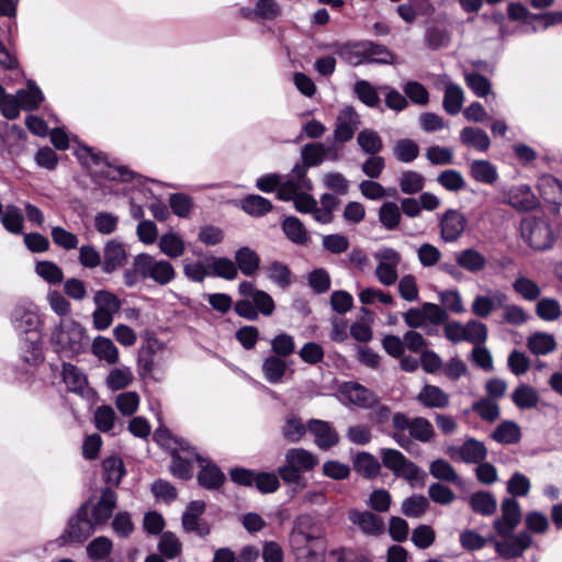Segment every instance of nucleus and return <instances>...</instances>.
Masks as SVG:
<instances>
[{
    "label": "nucleus",
    "instance_id": "obj_1",
    "mask_svg": "<svg viewBox=\"0 0 562 562\" xmlns=\"http://www.w3.org/2000/svg\"><path fill=\"white\" fill-rule=\"evenodd\" d=\"M12 322L16 330L25 334L21 339L22 348H25V353L22 356L23 360L30 364L41 362V334L37 329L40 324L38 315L31 310L18 307L13 312Z\"/></svg>",
    "mask_w": 562,
    "mask_h": 562
},
{
    "label": "nucleus",
    "instance_id": "obj_2",
    "mask_svg": "<svg viewBox=\"0 0 562 562\" xmlns=\"http://www.w3.org/2000/svg\"><path fill=\"white\" fill-rule=\"evenodd\" d=\"M394 432L391 437L402 448L407 449L412 438L420 442H429L435 437L431 423L425 417L409 418L406 414L397 412L392 416Z\"/></svg>",
    "mask_w": 562,
    "mask_h": 562
},
{
    "label": "nucleus",
    "instance_id": "obj_3",
    "mask_svg": "<svg viewBox=\"0 0 562 562\" xmlns=\"http://www.w3.org/2000/svg\"><path fill=\"white\" fill-rule=\"evenodd\" d=\"M285 463L278 469L280 479L285 484H294L305 487L303 473L313 471L319 463V459L313 452L304 448H291L285 452Z\"/></svg>",
    "mask_w": 562,
    "mask_h": 562
},
{
    "label": "nucleus",
    "instance_id": "obj_4",
    "mask_svg": "<svg viewBox=\"0 0 562 562\" xmlns=\"http://www.w3.org/2000/svg\"><path fill=\"white\" fill-rule=\"evenodd\" d=\"M380 458L384 468L390 470L394 476L405 480L412 488L425 486L427 473L401 451L382 448Z\"/></svg>",
    "mask_w": 562,
    "mask_h": 562
},
{
    "label": "nucleus",
    "instance_id": "obj_5",
    "mask_svg": "<svg viewBox=\"0 0 562 562\" xmlns=\"http://www.w3.org/2000/svg\"><path fill=\"white\" fill-rule=\"evenodd\" d=\"M50 342L56 352L68 358L75 357L85 348V328L72 318L63 319L53 330Z\"/></svg>",
    "mask_w": 562,
    "mask_h": 562
},
{
    "label": "nucleus",
    "instance_id": "obj_6",
    "mask_svg": "<svg viewBox=\"0 0 562 562\" xmlns=\"http://www.w3.org/2000/svg\"><path fill=\"white\" fill-rule=\"evenodd\" d=\"M133 266L143 279H150L158 285H167L176 279L173 266L164 259L142 252L135 256Z\"/></svg>",
    "mask_w": 562,
    "mask_h": 562
},
{
    "label": "nucleus",
    "instance_id": "obj_7",
    "mask_svg": "<svg viewBox=\"0 0 562 562\" xmlns=\"http://www.w3.org/2000/svg\"><path fill=\"white\" fill-rule=\"evenodd\" d=\"M520 234L530 248L542 251L552 247L555 234L551 224L542 217H528L520 223Z\"/></svg>",
    "mask_w": 562,
    "mask_h": 562
},
{
    "label": "nucleus",
    "instance_id": "obj_8",
    "mask_svg": "<svg viewBox=\"0 0 562 562\" xmlns=\"http://www.w3.org/2000/svg\"><path fill=\"white\" fill-rule=\"evenodd\" d=\"M313 183L307 178L306 166L294 165L288 175H282L281 188L278 190V199L289 202L297 194L312 191Z\"/></svg>",
    "mask_w": 562,
    "mask_h": 562
},
{
    "label": "nucleus",
    "instance_id": "obj_9",
    "mask_svg": "<svg viewBox=\"0 0 562 562\" xmlns=\"http://www.w3.org/2000/svg\"><path fill=\"white\" fill-rule=\"evenodd\" d=\"M88 509L89 505L86 503L80 506L76 516L70 518L67 529L59 537L61 544L69 542L81 543L93 533L97 526L88 518Z\"/></svg>",
    "mask_w": 562,
    "mask_h": 562
},
{
    "label": "nucleus",
    "instance_id": "obj_10",
    "mask_svg": "<svg viewBox=\"0 0 562 562\" xmlns=\"http://www.w3.org/2000/svg\"><path fill=\"white\" fill-rule=\"evenodd\" d=\"M378 260L375 277L385 286L395 284L398 279L397 268L401 263V254L393 248H383L374 254Z\"/></svg>",
    "mask_w": 562,
    "mask_h": 562
},
{
    "label": "nucleus",
    "instance_id": "obj_11",
    "mask_svg": "<svg viewBox=\"0 0 562 562\" xmlns=\"http://www.w3.org/2000/svg\"><path fill=\"white\" fill-rule=\"evenodd\" d=\"M440 237L445 243H454L463 235L468 221L465 215L456 209H448L438 214Z\"/></svg>",
    "mask_w": 562,
    "mask_h": 562
},
{
    "label": "nucleus",
    "instance_id": "obj_12",
    "mask_svg": "<svg viewBox=\"0 0 562 562\" xmlns=\"http://www.w3.org/2000/svg\"><path fill=\"white\" fill-rule=\"evenodd\" d=\"M499 536L502 539L494 541V548L498 555L506 560L521 557L532 543V538L527 531Z\"/></svg>",
    "mask_w": 562,
    "mask_h": 562
},
{
    "label": "nucleus",
    "instance_id": "obj_13",
    "mask_svg": "<svg viewBox=\"0 0 562 562\" xmlns=\"http://www.w3.org/2000/svg\"><path fill=\"white\" fill-rule=\"evenodd\" d=\"M324 539L323 529L317 518L312 514L299 515L293 521L290 541H319Z\"/></svg>",
    "mask_w": 562,
    "mask_h": 562
},
{
    "label": "nucleus",
    "instance_id": "obj_14",
    "mask_svg": "<svg viewBox=\"0 0 562 562\" xmlns=\"http://www.w3.org/2000/svg\"><path fill=\"white\" fill-rule=\"evenodd\" d=\"M339 392L350 404L361 408H371L379 403L378 395L358 382H344Z\"/></svg>",
    "mask_w": 562,
    "mask_h": 562
},
{
    "label": "nucleus",
    "instance_id": "obj_15",
    "mask_svg": "<svg viewBox=\"0 0 562 562\" xmlns=\"http://www.w3.org/2000/svg\"><path fill=\"white\" fill-rule=\"evenodd\" d=\"M348 519L367 536L378 537L385 530L384 520L370 510L351 508L348 510Z\"/></svg>",
    "mask_w": 562,
    "mask_h": 562
},
{
    "label": "nucleus",
    "instance_id": "obj_16",
    "mask_svg": "<svg viewBox=\"0 0 562 562\" xmlns=\"http://www.w3.org/2000/svg\"><path fill=\"white\" fill-rule=\"evenodd\" d=\"M507 295L501 290L488 289L485 294L476 295L472 302V313L481 318H487L494 311L504 306Z\"/></svg>",
    "mask_w": 562,
    "mask_h": 562
},
{
    "label": "nucleus",
    "instance_id": "obj_17",
    "mask_svg": "<svg viewBox=\"0 0 562 562\" xmlns=\"http://www.w3.org/2000/svg\"><path fill=\"white\" fill-rule=\"evenodd\" d=\"M504 202L519 212H530L539 205L538 198L527 184L513 187L505 192Z\"/></svg>",
    "mask_w": 562,
    "mask_h": 562
},
{
    "label": "nucleus",
    "instance_id": "obj_18",
    "mask_svg": "<svg viewBox=\"0 0 562 562\" xmlns=\"http://www.w3.org/2000/svg\"><path fill=\"white\" fill-rule=\"evenodd\" d=\"M502 517L495 519L494 529L497 535L512 533L521 520L519 503L515 498H506L502 503Z\"/></svg>",
    "mask_w": 562,
    "mask_h": 562
},
{
    "label": "nucleus",
    "instance_id": "obj_19",
    "mask_svg": "<svg viewBox=\"0 0 562 562\" xmlns=\"http://www.w3.org/2000/svg\"><path fill=\"white\" fill-rule=\"evenodd\" d=\"M458 266L471 274H479L486 270L488 259L474 247H468L454 252Z\"/></svg>",
    "mask_w": 562,
    "mask_h": 562
},
{
    "label": "nucleus",
    "instance_id": "obj_20",
    "mask_svg": "<svg viewBox=\"0 0 562 562\" xmlns=\"http://www.w3.org/2000/svg\"><path fill=\"white\" fill-rule=\"evenodd\" d=\"M360 124L358 113L352 106H345L338 114L334 131L335 139L340 143L349 142Z\"/></svg>",
    "mask_w": 562,
    "mask_h": 562
},
{
    "label": "nucleus",
    "instance_id": "obj_21",
    "mask_svg": "<svg viewBox=\"0 0 562 562\" xmlns=\"http://www.w3.org/2000/svg\"><path fill=\"white\" fill-rule=\"evenodd\" d=\"M296 562H324L325 540L290 541Z\"/></svg>",
    "mask_w": 562,
    "mask_h": 562
},
{
    "label": "nucleus",
    "instance_id": "obj_22",
    "mask_svg": "<svg viewBox=\"0 0 562 562\" xmlns=\"http://www.w3.org/2000/svg\"><path fill=\"white\" fill-rule=\"evenodd\" d=\"M127 260V252L122 243L112 239L103 248L102 270L105 273H112L123 268Z\"/></svg>",
    "mask_w": 562,
    "mask_h": 562
},
{
    "label": "nucleus",
    "instance_id": "obj_23",
    "mask_svg": "<svg viewBox=\"0 0 562 562\" xmlns=\"http://www.w3.org/2000/svg\"><path fill=\"white\" fill-rule=\"evenodd\" d=\"M307 429L314 435L315 445L322 450H328L339 441L337 431L327 422L311 419Z\"/></svg>",
    "mask_w": 562,
    "mask_h": 562
},
{
    "label": "nucleus",
    "instance_id": "obj_24",
    "mask_svg": "<svg viewBox=\"0 0 562 562\" xmlns=\"http://www.w3.org/2000/svg\"><path fill=\"white\" fill-rule=\"evenodd\" d=\"M117 495L111 488L106 487L102 491L100 501L92 507L91 521L95 526H102L106 524L109 518L112 516L113 509L116 506Z\"/></svg>",
    "mask_w": 562,
    "mask_h": 562
},
{
    "label": "nucleus",
    "instance_id": "obj_25",
    "mask_svg": "<svg viewBox=\"0 0 562 562\" xmlns=\"http://www.w3.org/2000/svg\"><path fill=\"white\" fill-rule=\"evenodd\" d=\"M330 49L344 61L351 66L364 64L363 41L358 42H335L329 45Z\"/></svg>",
    "mask_w": 562,
    "mask_h": 562
},
{
    "label": "nucleus",
    "instance_id": "obj_26",
    "mask_svg": "<svg viewBox=\"0 0 562 562\" xmlns=\"http://www.w3.org/2000/svg\"><path fill=\"white\" fill-rule=\"evenodd\" d=\"M196 460L200 462L201 470L198 474V482L201 486L207 490H217L225 482V475L216 465L202 459L195 454Z\"/></svg>",
    "mask_w": 562,
    "mask_h": 562
},
{
    "label": "nucleus",
    "instance_id": "obj_27",
    "mask_svg": "<svg viewBox=\"0 0 562 562\" xmlns=\"http://www.w3.org/2000/svg\"><path fill=\"white\" fill-rule=\"evenodd\" d=\"M289 367L290 362H288V360L279 356L269 355L262 361L261 371L267 382L270 384H279L283 382Z\"/></svg>",
    "mask_w": 562,
    "mask_h": 562
},
{
    "label": "nucleus",
    "instance_id": "obj_28",
    "mask_svg": "<svg viewBox=\"0 0 562 562\" xmlns=\"http://www.w3.org/2000/svg\"><path fill=\"white\" fill-rule=\"evenodd\" d=\"M364 64L391 65L396 60L395 54L386 46L372 41H363Z\"/></svg>",
    "mask_w": 562,
    "mask_h": 562
},
{
    "label": "nucleus",
    "instance_id": "obj_29",
    "mask_svg": "<svg viewBox=\"0 0 562 562\" xmlns=\"http://www.w3.org/2000/svg\"><path fill=\"white\" fill-rule=\"evenodd\" d=\"M378 220L384 229L389 232L397 231L402 222L398 204L392 201L383 202L378 209Z\"/></svg>",
    "mask_w": 562,
    "mask_h": 562
},
{
    "label": "nucleus",
    "instance_id": "obj_30",
    "mask_svg": "<svg viewBox=\"0 0 562 562\" xmlns=\"http://www.w3.org/2000/svg\"><path fill=\"white\" fill-rule=\"evenodd\" d=\"M417 400L427 408H445L449 405V395L439 386L430 384L420 390Z\"/></svg>",
    "mask_w": 562,
    "mask_h": 562
},
{
    "label": "nucleus",
    "instance_id": "obj_31",
    "mask_svg": "<svg viewBox=\"0 0 562 562\" xmlns=\"http://www.w3.org/2000/svg\"><path fill=\"white\" fill-rule=\"evenodd\" d=\"M235 263L237 270L239 269L243 274L251 277L260 267V257L254 249L246 246L240 247L235 252Z\"/></svg>",
    "mask_w": 562,
    "mask_h": 562
},
{
    "label": "nucleus",
    "instance_id": "obj_32",
    "mask_svg": "<svg viewBox=\"0 0 562 562\" xmlns=\"http://www.w3.org/2000/svg\"><path fill=\"white\" fill-rule=\"evenodd\" d=\"M267 278L281 289H286L292 283V272L288 265L273 260L263 267Z\"/></svg>",
    "mask_w": 562,
    "mask_h": 562
},
{
    "label": "nucleus",
    "instance_id": "obj_33",
    "mask_svg": "<svg viewBox=\"0 0 562 562\" xmlns=\"http://www.w3.org/2000/svg\"><path fill=\"white\" fill-rule=\"evenodd\" d=\"M460 140L463 145L472 147L479 151H486L491 145V140L486 132L471 126H467L461 130Z\"/></svg>",
    "mask_w": 562,
    "mask_h": 562
},
{
    "label": "nucleus",
    "instance_id": "obj_34",
    "mask_svg": "<svg viewBox=\"0 0 562 562\" xmlns=\"http://www.w3.org/2000/svg\"><path fill=\"white\" fill-rule=\"evenodd\" d=\"M492 438L502 445H515L521 439V430L516 422L504 420L494 429Z\"/></svg>",
    "mask_w": 562,
    "mask_h": 562
},
{
    "label": "nucleus",
    "instance_id": "obj_35",
    "mask_svg": "<svg viewBox=\"0 0 562 562\" xmlns=\"http://www.w3.org/2000/svg\"><path fill=\"white\" fill-rule=\"evenodd\" d=\"M512 401L519 409L535 408L539 403V395L529 384H519L512 393Z\"/></svg>",
    "mask_w": 562,
    "mask_h": 562
},
{
    "label": "nucleus",
    "instance_id": "obj_36",
    "mask_svg": "<svg viewBox=\"0 0 562 562\" xmlns=\"http://www.w3.org/2000/svg\"><path fill=\"white\" fill-rule=\"evenodd\" d=\"M429 509V501L420 494H413L401 503V513L408 518H420Z\"/></svg>",
    "mask_w": 562,
    "mask_h": 562
},
{
    "label": "nucleus",
    "instance_id": "obj_37",
    "mask_svg": "<svg viewBox=\"0 0 562 562\" xmlns=\"http://www.w3.org/2000/svg\"><path fill=\"white\" fill-rule=\"evenodd\" d=\"M464 92L462 88L453 82L446 85L442 106L450 115L458 114L463 105Z\"/></svg>",
    "mask_w": 562,
    "mask_h": 562
},
{
    "label": "nucleus",
    "instance_id": "obj_38",
    "mask_svg": "<svg viewBox=\"0 0 562 562\" xmlns=\"http://www.w3.org/2000/svg\"><path fill=\"white\" fill-rule=\"evenodd\" d=\"M458 451L465 463H480L487 454L484 443L473 438L467 439Z\"/></svg>",
    "mask_w": 562,
    "mask_h": 562
},
{
    "label": "nucleus",
    "instance_id": "obj_39",
    "mask_svg": "<svg viewBox=\"0 0 562 562\" xmlns=\"http://www.w3.org/2000/svg\"><path fill=\"white\" fill-rule=\"evenodd\" d=\"M326 146L322 143H308L301 149L302 162L299 166H306V171L311 167L319 166L326 158Z\"/></svg>",
    "mask_w": 562,
    "mask_h": 562
},
{
    "label": "nucleus",
    "instance_id": "obj_40",
    "mask_svg": "<svg viewBox=\"0 0 562 562\" xmlns=\"http://www.w3.org/2000/svg\"><path fill=\"white\" fill-rule=\"evenodd\" d=\"M429 473L439 481L452 483L458 486L463 484L456 469L443 459H437L432 461L429 465Z\"/></svg>",
    "mask_w": 562,
    "mask_h": 562
},
{
    "label": "nucleus",
    "instance_id": "obj_41",
    "mask_svg": "<svg viewBox=\"0 0 562 562\" xmlns=\"http://www.w3.org/2000/svg\"><path fill=\"white\" fill-rule=\"evenodd\" d=\"M470 175L475 181L486 184H493L498 178L496 167L483 159L474 160L470 165Z\"/></svg>",
    "mask_w": 562,
    "mask_h": 562
},
{
    "label": "nucleus",
    "instance_id": "obj_42",
    "mask_svg": "<svg viewBox=\"0 0 562 562\" xmlns=\"http://www.w3.org/2000/svg\"><path fill=\"white\" fill-rule=\"evenodd\" d=\"M63 381L70 392L82 393L87 386V378L80 369L70 363L63 366Z\"/></svg>",
    "mask_w": 562,
    "mask_h": 562
},
{
    "label": "nucleus",
    "instance_id": "obj_43",
    "mask_svg": "<svg viewBox=\"0 0 562 562\" xmlns=\"http://www.w3.org/2000/svg\"><path fill=\"white\" fill-rule=\"evenodd\" d=\"M92 352L95 357L114 364L119 360V350L110 338L98 336L92 342Z\"/></svg>",
    "mask_w": 562,
    "mask_h": 562
},
{
    "label": "nucleus",
    "instance_id": "obj_44",
    "mask_svg": "<svg viewBox=\"0 0 562 562\" xmlns=\"http://www.w3.org/2000/svg\"><path fill=\"white\" fill-rule=\"evenodd\" d=\"M244 212L251 216H263L272 210V203L258 194H249L240 201Z\"/></svg>",
    "mask_w": 562,
    "mask_h": 562
},
{
    "label": "nucleus",
    "instance_id": "obj_45",
    "mask_svg": "<svg viewBox=\"0 0 562 562\" xmlns=\"http://www.w3.org/2000/svg\"><path fill=\"white\" fill-rule=\"evenodd\" d=\"M0 220L9 233L19 235L23 232L24 216L18 206L13 204L7 205L4 212L0 215Z\"/></svg>",
    "mask_w": 562,
    "mask_h": 562
},
{
    "label": "nucleus",
    "instance_id": "obj_46",
    "mask_svg": "<svg viewBox=\"0 0 562 562\" xmlns=\"http://www.w3.org/2000/svg\"><path fill=\"white\" fill-rule=\"evenodd\" d=\"M158 247L164 255L171 259L179 258L186 250L183 239L175 233L164 234L159 238Z\"/></svg>",
    "mask_w": 562,
    "mask_h": 562
},
{
    "label": "nucleus",
    "instance_id": "obj_47",
    "mask_svg": "<svg viewBox=\"0 0 562 562\" xmlns=\"http://www.w3.org/2000/svg\"><path fill=\"white\" fill-rule=\"evenodd\" d=\"M282 231L294 244L304 245L308 240L307 231L303 223L295 216H288L282 222Z\"/></svg>",
    "mask_w": 562,
    "mask_h": 562
},
{
    "label": "nucleus",
    "instance_id": "obj_48",
    "mask_svg": "<svg viewBox=\"0 0 562 562\" xmlns=\"http://www.w3.org/2000/svg\"><path fill=\"white\" fill-rule=\"evenodd\" d=\"M425 177L414 170H406L398 177V186L404 194L413 195L419 193L425 187Z\"/></svg>",
    "mask_w": 562,
    "mask_h": 562
},
{
    "label": "nucleus",
    "instance_id": "obj_49",
    "mask_svg": "<svg viewBox=\"0 0 562 562\" xmlns=\"http://www.w3.org/2000/svg\"><path fill=\"white\" fill-rule=\"evenodd\" d=\"M357 144L368 155H375L382 151L383 140L374 130L364 128L357 136Z\"/></svg>",
    "mask_w": 562,
    "mask_h": 562
},
{
    "label": "nucleus",
    "instance_id": "obj_50",
    "mask_svg": "<svg viewBox=\"0 0 562 562\" xmlns=\"http://www.w3.org/2000/svg\"><path fill=\"white\" fill-rule=\"evenodd\" d=\"M527 346L533 355H548L557 348L554 336L547 333H536L529 336Z\"/></svg>",
    "mask_w": 562,
    "mask_h": 562
},
{
    "label": "nucleus",
    "instance_id": "obj_51",
    "mask_svg": "<svg viewBox=\"0 0 562 562\" xmlns=\"http://www.w3.org/2000/svg\"><path fill=\"white\" fill-rule=\"evenodd\" d=\"M103 477L105 483L111 485L120 484L123 475L125 474L123 460L119 457H108L102 462Z\"/></svg>",
    "mask_w": 562,
    "mask_h": 562
},
{
    "label": "nucleus",
    "instance_id": "obj_52",
    "mask_svg": "<svg viewBox=\"0 0 562 562\" xmlns=\"http://www.w3.org/2000/svg\"><path fill=\"white\" fill-rule=\"evenodd\" d=\"M471 508L483 516L493 515L497 508L496 498L487 492H476L470 497Z\"/></svg>",
    "mask_w": 562,
    "mask_h": 562
},
{
    "label": "nucleus",
    "instance_id": "obj_53",
    "mask_svg": "<svg viewBox=\"0 0 562 562\" xmlns=\"http://www.w3.org/2000/svg\"><path fill=\"white\" fill-rule=\"evenodd\" d=\"M211 274L226 280H233L237 277L236 263L226 257H212L209 261Z\"/></svg>",
    "mask_w": 562,
    "mask_h": 562
},
{
    "label": "nucleus",
    "instance_id": "obj_54",
    "mask_svg": "<svg viewBox=\"0 0 562 562\" xmlns=\"http://www.w3.org/2000/svg\"><path fill=\"white\" fill-rule=\"evenodd\" d=\"M394 157L405 164L414 161L419 155V146L409 138L398 139L393 147Z\"/></svg>",
    "mask_w": 562,
    "mask_h": 562
},
{
    "label": "nucleus",
    "instance_id": "obj_55",
    "mask_svg": "<svg viewBox=\"0 0 562 562\" xmlns=\"http://www.w3.org/2000/svg\"><path fill=\"white\" fill-rule=\"evenodd\" d=\"M283 438L289 442H299L306 434V427L297 416H288L281 427Z\"/></svg>",
    "mask_w": 562,
    "mask_h": 562
},
{
    "label": "nucleus",
    "instance_id": "obj_56",
    "mask_svg": "<svg viewBox=\"0 0 562 562\" xmlns=\"http://www.w3.org/2000/svg\"><path fill=\"white\" fill-rule=\"evenodd\" d=\"M270 346L272 356H279L285 360L295 351L294 338L286 333H280L274 336L270 341Z\"/></svg>",
    "mask_w": 562,
    "mask_h": 562
},
{
    "label": "nucleus",
    "instance_id": "obj_57",
    "mask_svg": "<svg viewBox=\"0 0 562 562\" xmlns=\"http://www.w3.org/2000/svg\"><path fill=\"white\" fill-rule=\"evenodd\" d=\"M536 314L542 321L554 322L561 316L562 311L555 299L542 297L536 305Z\"/></svg>",
    "mask_w": 562,
    "mask_h": 562
},
{
    "label": "nucleus",
    "instance_id": "obj_58",
    "mask_svg": "<svg viewBox=\"0 0 562 562\" xmlns=\"http://www.w3.org/2000/svg\"><path fill=\"white\" fill-rule=\"evenodd\" d=\"M35 272L50 284H59L64 279L63 270L55 262L48 260L37 261Z\"/></svg>",
    "mask_w": 562,
    "mask_h": 562
},
{
    "label": "nucleus",
    "instance_id": "obj_59",
    "mask_svg": "<svg viewBox=\"0 0 562 562\" xmlns=\"http://www.w3.org/2000/svg\"><path fill=\"white\" fill-rule=\"evenodd\" d=\"M514 291L526 301H535L541 294L540 286L527 277H518L513 282Z\"/></svg>",
    "mask_w": 562,
    "mask_h": 562
},
{
    "label": "nucleus",
    "instance_id": "obj_60",
    "mask_svg": "<svg viewBox=\"0 0 562 562\" xmlns=\"http://www.w3.org/2000/svg\"><path fill=\"white\" fill-rule=\"evenodd\" d=\"M112 548V541L104 536H100L87 546V554L93 561H101L111 554Z\"/></svg>",
    "mask_w": 562,
    "mask_h": 562
},
{
    "label": "nucleus",
    "instance_id": "obj_61",
    "mask_svg": "<svg viewBox=\"0 0 562 562\" xmlns=\"http://www.w3.org/2000/svg\"><path fill=\"white\" fill-rule=\"evenodd\" d=\"M437 182L451 192H459L467 186L461 172L454 169L441 171L437 177Z\"/></svg>",
    "mask_w": 562,
    "mask_h": 562
},
{
    "label": "nucleus",
    "instance_id": "obj_62",
    "mask_svg": "<svg viewBox=\"0 0 562 562\" xmlns=\"http://www.w3.org/2000/svg\"><path fill=\"white\" fill-rule=\"evenodd\" d=\"M355 468L364 477L370 479L379 474L381 464L372 454L361 452L356 458Z\"/></svg>",
    "mask_w": 562,
    "mask_h": 562
},
{
    "label": "nucleus",
    "instance_id": "obj_63",
    "mask_svg": "<svg viewBox=\"0 0 562 562\" xmlns=\"http://www.w3.org/2000/svg\"><path fill=\"white\" fill-rule=\"evenodd\" d=\"M473 412H475L483 420L493 423L496 419H498L501 415L499 406L498 404L491 400L483 397L472 405Z\"/></svg>",
    "mask_w": 562,
    "mask_h": 562
},
{
    "label": "nucleus",
    "instance_id": "obj_64",
    "mask_svg": "<svg viewBox=\"0 0 562 562\" xmlns=\"http://www.w3.org/2000/svg\"><path fill=\"white\" fill-rule=\"evenodd\" d=\"M15 95L24 111L37 109L43 101V93L35 86H29L27 89H20Z\"/></svg>",
    "mask_w": 562,
    "mask_h": 562
}]
</instances>
